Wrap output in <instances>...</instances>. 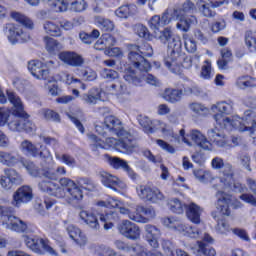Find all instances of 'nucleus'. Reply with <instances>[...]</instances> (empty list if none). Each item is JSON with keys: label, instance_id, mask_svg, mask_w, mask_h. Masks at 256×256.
Listing matches in <instances>:
<instances>
[{"label": "nucleus", "instance_id": "nucleus-1", "mask_svg": "<svg viewBox=\"0 0 256 256\" xmlns=\"http://www.w3.org/2000/svg\"><path fill=\"white\" fill-rule=\"evenodd\" d=\"M145 57H153V47L151 44L145 42L140 46L132 45L128 54L129 64L121 67L125 81L132 83V85H135L136 87H141L143 78L139 77V75L134 72L131 65L141 73H148V71H151V63H149Z\"/></svg>", "mask_w": 256, "mask_h": 256}, {"label": "nucleus", "instance_id": "nucleus-2", "mask_svg": "<svg viewBox=\"0 0 256 256\" xmlns=\"http://www.w3.org/2000/svg\"><path fill=\"white\" fill-rule=\"evenodd\" d=\"M61 187L66 189V205H77L83 201V189L85 191H93L97 188L91 178L79 177L76 181L64 177L59 180Z\"/></svg>", "mask_w": 256, "mask_h": 256}, {"label": "nucleus", "instance_id": "nucleus-3", "mask_svg": "<svg viewBox=\"0 0 256 256\" xmlns=\"http://www.w3.org/2000/svg\"><path fill=\"white\" fill-rule=\"evenodd\" d=\"M119 139L113 137L106 138V141H102L95 134H88V139L95 149H111L113 147L119 153L124 155H131L135 149H137V140L133 135H117Z\"/></svg>", "mask_w": 256, "mask_h": 256}, {"label": "nucleus", "instance_id": "nucleus-4", "mask_svg": "<svg viewBox=\"0 0 256 256\" xmlns=\"http://www.w3.org/2000/svg\"><path fill=\"white\" fill-rule=\"evenodd\" d=\"M194 11H197V5L191 0H186L174 7L171 17L179 20L176 25L177 29L187 33L192 25H197V17L193 15Z\"/></svg>", "mask_w": 256, "mask_h": 256}, {"label": "nucleus", "instance_id": "nucleus-5", "mask_svg": "<svg viewBox=\"0 0 256 256\" xmlns=\"http://www.w3.org/2000/svg\"><path fill=\"white\" fill-rule=\"evenodd\" d=\"M211 111L213 113H217L214 115V119L221 127V129H227L231 131V129H235V119H241L239 116H234L232 118L225 117V115H231L233 113V102H218L211 106Z\"/></svg>", "mask_w": 256, "mask_h": 256}, {"label": "nucleus", "instance_id": "nucleus-6", "mask_svg": "<svg viewBox=\"0 0 256 256\" xmlns=\"http://www.w3.org/2000/svg\"><path fill=\"white\" fill-rule=\"evenodd\" d=\"M166 67L175 75H181L183 69H191L193 67V60L181 54V48L178 50H171L164 59Z\"/></svg>", "mask_w": 256, "mask_h": 256}, {"label": "nucleus", "instance_id": "nucleus-7", "mask_svg": "<svg viewBox=\"0 0 256 256\" xmlns=\"http://www.w3.org/2000/svg\"><path fill=\"white\" fill-rule=\"evenodd\" d=\"M163 225L168 227V229H172L178 233V235H182L183 237H190V239H199V237H201V229L183 223L173 217L164 218Z\"/></svg>", "mask_w": 256, "mask_h": 256}, {"label": "nucleus", "instance_id": "nucleus-8", "mask_svg": "<svg viewBox=\"0 0 256 256\" xmlns=\"http://www.w3.org/2000/svg\"><path fill=\"white\" fill-rule=\"evenodd\" d=\"M13 207H5L0 205V217H3V225L10 231L16 233H25L27 231V223L15 216H13Z\"/></svg>", "mask_w": 256, "mask_h": 256}, {"label": "nucleus", "instance_id": "nucleus-9", "mask_svg": "<svg viewBox=\"0 0 256 256\" xmlns=\"http://www.w3.org/2000/svg\"><path fill=\"white\" fill-rule=\"evenodd\" d=\"M211 166L216 170L223 169L222 175L217 178V181L220 183V189H227V187L233 184V166L231 164H225L223 158L215 157L211 161Z\"/></svg>", "mask_w": 256, "mask_h": 256}, {"label": "nucleus", "instance_id": "nucleus-10", "mask_svg": "<svg viewBox=\"0 0 256 256\" xmlns=\"http://www.w3.org/2000/svg\"><path fill=\"white\" fill-rule=\"evenodd\" d=\"M50 7L55 13H66L69 10L74 13H82L87 9L85 0H54L50 2Z\"/></svg>", "mask_w": 256, "mask_h": 256}, {"label": "nucleus", "instance_id": "nucleus-11", "mask_svg": "<svg viewBox=\"0 0 256 256\" xmlns=\"http://www.w3.org/2000/svg\"><path fill=\"white\" fill-rule=\"evenodd\" d=\"M207 138L216 145V147H237L241 143V138L237 136H232L229 140L227 135H225L219 128L214 127L207 131Z\"/></svg>", "mask_w": 256, "mask_h": 256}, {"label": "nucleus", "instance_id": "nucleus-12", "mask_svg": "<svg viewBox=\"0 0 256 256\" xmlns=\"http://www.w3.org/2000/svg\"><path fill=\"white\" fill-rule=\"evenodd\" d=\"M218 200L216 203V209L222 214L229 217L231 215V210L229 207H233L234 209H240V207H243V204L233 198V196L229 194H225L224 192H218L217 194Z\"/></svg>", "mask_w": 256, "mask_h": 256}, {"label": "nucleus", "instance_id": "nucleus-13", "mask_svg": "<svg viewBox=\"0 0 256 256\" xmlns=\"http://www.w3.org/2000/svg\"><path fill=\"white\" fill-rule=\"evenodd\" d=\"M208 3L205 0H198L196 2V9L198 10V13L202 17H206L208 19H211L212 17H215L217 13L213 9H217V7H222V5H229V0H207Z\"/></svg>", "mask_w": 256, "mask_h": 256}, {"label": "nucleus", "instance_id": "nucleus-14", "mask_svg": "<svg viewBox=\"0 0 256 256\" xmlns=\"http://www.w3.org/2000/svg\"><path fill=\"white\" fill-rule=\"evenodd\" d=\"M233 125L241 133L248 131L250 135L256 133V119L253 110H246L243 118H235Z\"/></svg>", "mask_w": 256, "mask_h": 256}, {"label": "nucleus", "instance_id": "nucleus-15", "mask_svg": "<svg viewBox=\"0 0 256 256\" xmlns=\"http://www.w3.org/2000/svg\"><path fill=\"white\" fill-rule=\"evenodd\" d=\"M12 121L8 123V129L14 131V133H21L25 131L26 133H35L37 126L31 120H29V114L25 112L24 116H15Z\"/></svg>", "mask_w": 256, "mask_h": 256}, {"label": "nucleus", "instance_id": "nucleus-16", "mask_svg": "<svg viewBox=\"0 0 256 256\" xmlns=\"http://www.w3.org/2000/svg\"><path fill=\"white\" fill-rule=\"evenodd\" d=\"M39 190L44 193H48V195H52V197H56L57 199H62L64 203H67V190L63 186H58L51 180H47L44 178L38 184Z\"/></svg>", "mask_w": 256, "mask_h": 256}, {"label": "nucleus", "instance_id": "nucleus-17", "mask_svg": "<svg viewBox=\"0 0 256 256\" xmlns=\"http://www.w3.org/2000/svg\"><path fill=\"white\" fill-rule=\"evenodd\" d=\"M24 241L26 247L38 255H42L43 251H46V253H49L50 255H57V252H55L53 247L49 246L43 238H39L37 236H25Z\"/></svg>", "mask_w": 256, "mask_h": 256}, {"label": "nucleus", "instance_id": "nucleus-18", "mask_svg": "<svg viewBox=\"0 0 256 256\" xmlns=\"http://www.w3.org/2000/svg\"><path fill=\"white\" fill-rule=\"evenodd\" d=\"M154 35L164 45L168 43V55L171 51H179L181 48V39L174 37L170 28H165L163 31L158 30Z\"/></svg>", "mask_w": 256, "mask_h": 256}, {"label": "nucleus", "instance_id": "nucleus-19", "mask_svg": "<svg viewBox=\"0 0 256 256\" xmlns=\"http://www.w3.org/2000/svg\"><path fill=\"white\" fill-rule=\"evenodd\" d=\"M4 32L12 45H15V43H25L30 39L29 34L23 31V27L19 25L7 24Z\"/></svg>", "mask_w": 256, "mask_h": 256}, {"label": "nucleus", "instance_id": "nucleus-20", "mask_svg": "<svg viewBox=\"0 0 256 256\" xmlns=\"http://www.w3.org/2000/svg\"><path fill=\"white\" fill-rule=\"evenodd\" d=\"M21 151L25 155H30L31 157H41V159H53L51 152L47 146L40 145V151L37 149V146L31 143L29 140H24L21 143Z\"/></svg>", "mask_w": 256, "mask_h": 256}, {"label": "nucleus", "instance_id": "nucleus-21", "mask_svg": "<svg viewBox=\"0 0 256 256\" xmlns=\"http://www.w3.org/2000/svg\"><path fill=\"white\" fill-rule=\"evenodd\" d=\"M33 201V188L30 186L24 185L18 188L12 195L11 205L13 207H21V205H27Z\"/></svg>", "mask_w": 256, "mask_h": 256}, {"label": "nucleus", "instance_id": "nucleus-22", "mask_svg": "<svg viewBox=\"0 0 256 256\" xmlns=\"http://www.w3.org/2000/svg\"><path fill=\"white\" fill-rule=\"evenodd\" d=\"M23 177L15 169H4V175L1 176L0 185L5 191H10L15 185H21Z\"/></svg>", "mask_w": 256, "mask_h": 256}, {"label": "nucleus", "instance_id": "nucleus-23", "mask_svg": "<svg viewBox=\"0 0 256 256\" xmlns=\"http://www.w3.org/2000/svg\"><path fill=\"white\" fill-rule=\"evenodd\" d=\"M136 191L140 199H145L151 203H159L160 201H165V195H163V192L157 188L141 185L136 188Z\"/></svg>", "mask_w": 256, "mask_h": 256}, {"label": "nucleus", "instance_id": "nucleus-24", "mask_svg": "<svg viewBox=\"0 0 256 256\" xmlns=\"http://www.w3.org/2000/svg\"><path fill=\"white\" fill-rule=\"evenodd\" d=\"M118 231L120 235H123L126 239H130V241L141 239V228L129 220L122 221L118 226Z\"/></svg>", "mask_w": 256, "mask_h": 256}, {"label": "nucleus", "instance_id": "nucleus-25", "mask_svg": "<svg viewBox=\"0 0 256 256\" xmlns=\"http://www.w3.org/2000/svg\"><path fill=\"white\" fill-rule=\"evenodd\" d=\"M100 177L103 186L112 189L116 193H123L127 189V184L117 176H113L108 172H102Z\"/></svg>", "mask_w": 256, "mask_h": 256}, {"label": "nucleus", "instance_id": "nucleus-26", "mask_svg": "<svg viewBox=\"0 0 256 256\" xmlns=\"http://www.w3.org/2000/svg\"><path fill=\"white\" fill-rule=\"evenodd\" d=\"M145 231V239L152 247V249H159V238L161 237V229L155 225L152 224H146L144 226Z\"/></svg>", "mask_w": 256, "mask_h": 256}, {"label": "nucleus", "instance_id": "nucleus-27", "mask_svg": "<svg viewBox=\"0 0 256 256\" xmlns=\"http://www.w3.org/2000/svg\"><path fill=\"white\" fill-rule=\"evenodd\" d=\"M114 245L119 249V251L130 253V256H149L147 249L141 246V244H134L133 246H130L121 240H116Z\"/></svg>", "mask_w": 256, "mask_h": 256}, {"label": "nucleus", "instance_id": "nucleus-28", "mask_svg": "<svg viewBox=\"0 0 256 256\" xmlns=\"http://www.w3.org/2000/svg\"><path fill=\"white\" fill-rule=\"evenodd\" d=\"M106 131H109L113 135H131L123 127V122L115 116H108L104 120Z\"/></svg>", "mask_w": 256, "mask_h": 256}, {"label": "nucleus", "instance_id": "nucleus-29", "mask_svg": "<svg viewBox=\"0 0 256 256\" xmlns=\"http://www.w3.org/2000/svg\"><path fill=\"white\" fill-rule=\"evenodd\" d=\"M28 70L35 79L47 80L49 79V69L39 60H32L28 62Z\"/></svg>", "mask_w": 256, "mask_h": 256}, {"label": "nucleus", "instance_id": "nucleus-30", "mask_svg": "<svg viewBox=\"0 0 256 256\" xmlns=\"http://www.w3.org/2000/svg\"><path fill=\"white\" fill-rule=\"evenodd\" d=\"M6 95L11 105H13L12 115H14V117H24L25 107L23 106V101H21L19 95L13 90H7Z\"/></svg>", "mask_w": 256, "mask_h": 256}, {"label": "nucleus", "instance_id": "nucleus-31", "mask_svg": "<svg viewBox=\"0 0 256 256\" xmlns=\"http://www.w3.org/2000/svg\"><path fill=\"white\" fill-rule=\"evenodd\" d=\"M79 218L85 225L90 227V229H94L95 231H99L101 229V225L99 224V216L94 210H81L79 212Z\"/></svg>", "mask_w": 256, "mask_h": 256}, {"label": "nucleus", "instance_id": "nucleus-32", "mask_svg": "<svg viewBox=\"0 0 256 256\" xmlns=\"http://www.w3.org/2000/svg\"><path fill=\"white\" fill-rule=\"evenodd\" d=\"M190 137L198 147H201V149H204V151H211L213 149V142L211 139H207L203 133L199 130H192L190 133Z\"/></svg>", "mask_w": 256, "mask_h": 256}, {"label": "nucleus", "instance_id": "nucleus-33", "mask_svg": "<svg viewBox=\"0 0 256 256\" xmlns=\"http://www.w3.org/2000/svg\"><path fill=\"white\" fill-rule=\"evenodd\" d=\"M66 231H67L70 239L75 241L76 244L79 245V247H85V245H87V236H85V234H83L81 229L75 227V225H73V224H68L66 226Z\"/></svg>", "mask_w": 256, "mask_h": 256}, {"label": "nucleus", "instance_id": "nucleus-34", "mask_svg": "<svg viewBox=\"0 0 256 256\" xmlns=\"http://www.w3.org/2000/svg\"><path fill=\"white\" fill-rule=\"evenodd\" d=\"M246 185L249 191H251V193L253 194L244 193L240 195L239 198L241 199V201H244V203H248L249 205L256 207V180L251 177H247Z\"/></svg>", "mask_w": 256, "mask_h": 256}, {"label": "nucleus", "instance_id": "nucleus-35", "mask_svg": "<svg viewBox=\"0 0 256 256\" xmlns=\"http://www.w3.org/2000/svg\"><path fill=\"white\" fill-rule=\"evenodd\" d=\"M171 23V18H169V13L164 12L162 16L154 15L150 18L148 25L154 33L159 31L160 27H165V25H169Z\"/></svg>", "mask_w": 256, "mask_h": 256}, {"label": "nucleus", "instance_id": "nucleus-36", "mask_svg": "<svg viewBox=\"0 0 256 256\" xmlns=\"http://www.w3.org/2000/svg\"><path fill=\"white\" fill-rule=\"evenodd\" d=\"M59 59L71 67H81L83 65V58L75 52H61Z\"/></svg>", "mask_w": 256, "mask_h": 256}, {"label": "nucleus", "instance_id": "nucleus-37", "mask_svg": "<svg viewBox=\"0 0 256 256\" xmlns=\"http://www.w3.org/2000/svg\"><path fill=\"white\" fill-rule=\"evenodd\" d=\"M201 213H203V208L196 203L192 202L186 206V217L195 225L201 223Z\"/></svg>", "mask_w": 256, "mask_h": 256}, {"label": "nucleus", "instance_id": "nucleus-38", "mask_svg": "<svg viewBox=\"0 0 256 256\" xmlns=\"http://www.w3.org/2000/svg\"><path fill=\"white\" fill-rule=\"evenodd\" d=\"M139 13V8L135 4H127L120 6L115 10L116 17L120 19H129V17H135Z\"/></svg>", "mask_w": 256, "mask_h": 256}, {"label": "nucleus", "instance_id": "nucleus-39", "mask_svg": "<svg viewBox=\"0 0 256 256\" xmlns=\"http://www.w3.org/2000/svg\"><path fill=\"white\" fill-rule=\"evenodd\" d=\"M107 91L110 93V95H115L116 97H123V95L130 94L127 85L119 80L107 86Z\"/></svg>", "mask_w": 256, "mask_h": 256}, {"label": "nucleus", "instance_id": "nucleus-40", "mask_svg": "<svg viewBox=\"0 0 256 256\" xmlns=\"http://www.w3.org/2000/svg\"><path fill=\"white\" fill-rule=\"evenodd\" d=\"M82 101H84L86 105H97V103L101 101V89H90L88 93L82 95Z\"/></svg>", "mask_w": 256, "mask_h": 256}, {"label": "nucleus", "instance_id": "nucleus-41", "mask_svg": "<svg viewBox=\"0 0 256 256\" xmlns=\"http://www.w3.org/2000/svg\"><path fill=\"white\" fill-rule=\"evenodd\" d=\"M109 163L111 167L114 169H123L127 173L131 175L132 179H137V175L133 173V170H131V167H129V164H127V161L119 158V157H112L109 159Z\"/></svg>", "mask_w": 256, "mask_h": 256}, {"label": "nucleus", "instance_id": "nucleus-42", "mask_svg": "<svg viewBox=\"0 0 256 256\" xmlns=\"http://www.w3.org/2000/svg\"><path fill=\"white\" fill-rule=\"evenodd\" d=\"M183 97V90L166 88L162 93V98L168 103H178Z\"/></svg>", "mask_w": 256, "mask_h": 256}, {"label": "nucleus", "instance_id": "nucleus-43", "mask_svg": "<svg viewBox=\"0 0 256 256\" xmlns=\"http://www.w3.org/2000/svg\"><path fill=\"white\" fill-rule=\"evenodd\" d=\"M20 161L18 156L7 151H0V163L6 167H15Z\"/></svg>", "mask_w": 256, "mask_h": 256}, {"label": "nucleus", "instance_id": "nucleus-44", "mask_svg": "<svg viewBox=\"0 0 256 256\" xmlns=\"http://www.w3.org/2000/svg\"><path fill=\"white\" fill-rule=\"evenodd\" d=\"M100 222L103 224L104 229L109 231V229H113V222L119 221V216L117 212H109L107 214H98Z\"/></svg>", "mask_w": 256, "mask_h": 256}, {"label": "nucleus", "instance_id": "nucleus-45", "mask_svg": "<svg viewBox=\"0 0 256 256\" xmlns=\"http://www.w3.org/2000/svg\"><path fill=\"white\" fill-rule=\"evenodd\" d=\"M44 43L46 50L48 53H50V55H57V53L63 49V44H61V42L49 36L44 37Z\"/></svg>", "mask_w": 256, "mask_h": 256}, {"label": "nucleus", "instance_id": "nucleus-46", "mask_svg": "<svg viewBox=\"0 0 256 256\" xmlns=\"http://www.w3.org/2000/svg\"><path fill=\"white\" fill-rule=\"evenodd\" d=\"M118 209L121 215H126V217L131 219V221H135L136 223H147V219L143 218V216L137 212H131L123 203L118 207Z\"/></svg>", "mask_w": 256, "mask_h": 256}, {"label": "nucleus", "instance_id": "nucleus-47", "mask_svg": "<svg viewBox=\"0 0 256 256\" xmlns=\"http://www.w3.org/2000/svg\"><path fill=\"white\" fill-rule=\"evenodd\" d=\"M95 23L101 31L111 32L115 29V23L109 18L95 16Z\"/></svg>", "mask_w": 256, "mask_h": 256}, {"label": "nucleus", "instance_id": "nucleus-48", "mask_svg": "<svg viewBox=\"0 0 256 256\" xmlns=\"http://www.w3.org/2000/svg\"><path fill=\"white\" fill-rule=\"evenodd\" d=\"M212 217L217 221L216 231L220 235H227L231 231V226L225 219H219L216 213H212Z\"/></svg>", "mask_w": 256, "mask_h": 256}, {"label": "nucleus", "instance_id": "nucleus-49", "mask_svg": "<svg viewBox=\"0 0 256 256\" xmlns=\"http://www.w3.org/2000/svg\"><path fill=\"white\" fill-rule=\"evenodd\" d=\"M43 29L47 35H51L52 37H61V28L55 22H44Z\"/></svg>", "mask_w": 256, "mask_h": 256}, {"label": "nucleus", "instance_id": "nucleus-50", "mask_svg": "<svg viewBox=\"0 0 256 256\" xmlns=\"http://www.w3.org/2000/svg\"><path fill=\"white\" fill-rule=\"evenodd\" d=\"M198 249L196 252V256H215L217 252L213 247H209L203 241H197Z\"/></svg>", "mask_w": 256, "mask_h": 256}, {"label": "nucleus", "instance_id": "nucleus-51", "mask_svg": "<svg viewBox=\"0 0 256 256\" xmlns=\"http://www.w3.org/2000/svg\"><path fill=\"white\" fill-rule=\"evenodd\" d=\"M168 206L170 211H172V213H176L177 215H181L185 211V204H183V202L177 198L171 199L168 202Z\"/></svg>", "mask_w": 256, "mask_h": 256}, {"label": "nucleus", "instance_id": "nucleus-52", "mask_svg": "<svg viewBox=\"0 0 256 256\" xmlns=\"http://www.w3.org/2000/svg\"><path fill=\"white\" fill-rule=\"evenodd\" d=\"M136 213H138V215H142L143 219L147 220V223H149L151 219H155V215H156L155 209L151 207L145 208L143 206H137ZM143 215H145L146 217H144Z\"/></svg>", "mask_w": 256, "mask_h": 256}, {"label": "nucleus", "instance_id": "nucleus-53", "mask_svg": "<svg viewBox=\"0 0 256 256\" xmlns=\"http://www.w3.org/2000/svg\"><path fill=\"white\" fill-rule=\"evenodd\" d=\"M245 43L250 53H256V37L253 31L248 30L245 32Z\"/></svg>", "mask_w": 256, "mask_h": 256}, {"label": "nucleus", "instance_id": "nucleus-54", "mask_svg": "<svg viewBox=\"0 0 256 256\" xmlns=\"http://www.w3.org/2000/svg\"><path fill=\"white\" fill-rule=\"evenodd\" d=\"M98 207H108L109 209H119L121 205H123V202L119 201L118 199H115L113 197H110L107 199V201H98L97 202Z\"/></svg>", "mask_w": 256, "mask_h": 256}, {"label": "nucleus", "instance_id": "nucleus-55", "mask_svg": "<svg viewBox=\"0 0 256 256\" xmlns=\"http://www.w3.org/2000/svg\"><path fill=\"white\" fill-rule=\"evenodd\" d=\"M12 17L17 21L18 23H21V25H24V27H27L28 29H33V21L26 16L22 15L19 12L12 13Z\"/></svg>", "mask_w": 256, "mask_h": 256}, {"label": "nucleus", "instance_id": "nucleus-56", "mask_svg": "<svg viewBox=\"0 0 256 256\" xmlns=\"http://www.w3.org/2000/svg\"><path fill=\"white\" fill-rule=\"evenodd\" d=\"M200 77L205 81L213 79V72L211 71V62L209 60L204 61V65L201 68Z\"/></svg>", "mask_w": 256, "mask_h": 256}, {"label": "nucleus", "instance_id": "nucleus-57", "mask_svg": "<svg viewBox=\"0 0 256 256\" xmlns=\"http://www.w3.org/2000/svg\"><path fill=\"white\" fill-rule=\"evenodd\" d=\"M102 79L106 81H115V79H119V73L113 69L104 68L100 73Z\"/></svg>", "mask_w": 256, "mask_h": 256}, {"label": "nucleus", "instance_id": "nucleus-58", "mask_svg": "<svg viewBox=\"0 0 256 256\" xmlns=\"http://www.w3.org/2000/svg\"><path fill=\"white\" fill-rule=\"evenodd\" d=\"M19 163L25 167V169L30 173V175H35L39 174V169H37V166H35V163L29 161V160H23V158H20Z\"/></svg>", "mask_w": 256, "mask_h": 256}, {"label": "nucleus", "instance_id": "nucleus-59", "mask_svg": "<svg viewBox=\"0 0 256 256\" xmlns=\"http://www.w3.org/2000/svg\"><path fill=\"white\" fill-rule=\"evenodd\" d=\"M11 117V110L6 107L0 108V127H5L9 124V118Z\"/></svg>", "mask_w": 256, "mask_h": 256}, {"label": "nucleus", "instance_id": "nucleus-60", "mask_svg": "<svg viewBox=\"0 0 256 256\" xmlns=\"http://www.w3.org/2000/svg\"><path fill=\"white\" fill-rule=\"evenodd\" d=\"M183 39L186 51L188 53H195V51H197V43L193 39L187 38V35H184Z\"/></svg>", "mask_w": 256, "mask_h": 256}, {"label": "nucleus", "instance_id": "nucleus-61", "mask_svg": "<svg viewBox=\"0 0 256 256\" xmlns=\"http://www.w3.org/2000/svg\"><path fill=\"white\" fill-rule=\"evenodd\" d=\"M56 159H61L62 163H64L68 167H75V165H77V161L75 160V158H73L69 154H64L62 156L56 154Z\"/></svg>", "mask_w": 256, "mask_h": 256}, {"label": "nucleus", "instance_id": "nucleus-62", "mask_svg": "<svg viewBox=\"0 0 256 256\" xmlns=\"http://www.w3.org/2000/svg\"><path fill=\"white\" fill-rule=\"evenodd\" d=\"M134 31L137 35H139L143 39H149V30L143 24L135 25Z\"/></svg>", "mask_w": 256, "mask_h": 256}, {"label": "nucleus", "instance_id": "nucleus-63", "mask_svg": "<svg viewBox=\"0 0 256 256\" xmlns=\"http://www.w3.org/2000/svg\"><path fill=\"white\" fill-rule=\"evenodd\" d=\"M162 249L163 251L168 255V256H174L173 254V249H175V246L173 245L172 241L165 240L163 239L161 242Z\"/></svg>", "mask_w": 256, "mask_h": 256}, {"label": "nucleus", "instance_id": "nucleus-64", "mask_svg": "<svg viewBox=\"0 0 256 256\" xmlns=\"http://www.w3.org/2000/svg\"><path fill=\"white\" fill-rule=\"evenodd\" d=\"M97 254L99 256H113V253L115 250L113 248L106 246V245H100L97 249Z\"/></svg>", "mask_w": 256, "mask_h": 256}]
</instances>
